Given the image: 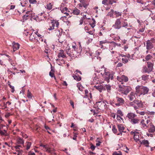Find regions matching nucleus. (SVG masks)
<instances>
[{"label": "nucleus", "instance_id": "f257e3e1", "mask_svg": "<svg viewBox=\"0 0 155 155\" xmlns=\"http://www.w3.org/2000/svg\"><path fill=\"white\" fill-rule=\"evenodd\" d=\"M136 93L140 96L141 95H145L148 94L149 89L146 87L137 86L135 88Z\"/></svg>", "mask_w": 155, "mask_h": 155}, {"label": "nucleus", "instance_id": "f03ea898", "mask_svg": "<svg viewBox=\"0 0 155 155\" xmlns=\"http://www.w3.org/2000/svg\"><path fill=\"white\" fill-rule=\"evenodd\" d=\"M101 73L103 77L104 80L107 83L109 82L110 79L112 80L113 79V76L112 73L109 71L107 69H104V71L101 72Z\"/></svg>", "mask_w": 155, "mask_h": 155}, {"label": "nucleus", "instance_id": "7ed1b4c3", "mask_svg": "<svg viewBox=\"0 0 155 155\" xmlns=\"http://www.w3.org/2000/svg\"><path fill=\"white\" fill-rule=\"evenodd\" d=\"M65 51L69 56L72 58L77 57V54L78 53V51H73V49H70L69 47L66 48Z\"/></svg>", "mask_w": 155, "mask_h": 155}, {"label": "nucleus", "instance_id": "20e7f679", "mask_svg": "<svg viewBox=\"0 0 155 155\" xmlns=\"http://www.w3.org/2000/svg\"><path fill=\"white\" fill-rule=\"evenodd\" d=\"M147 67L145 66L143 67V71L149 73L153 70V64L150 62H147Z\"/></svg>", "mask_w": 155, "mask_h": 155}, {"label": "nucleus", "instance_id": "39448f33", "mask_svg": "<svg viewBox=\"0 0 155 155\" xmlns=\"http://www.w3.org/2000/svg\"><path fill=\"white\" fill-rule=\"evenodd\" d=\"M115 105L117 106L122 105L125 103L124 100L121 97H117L114 101Z\"/></svg>", "mask_w": 155, "mask_h": 155}, {"label": "nucleus", "instance_id": "423d86ee", "mask_svg": "<svg viewBox=\"0 0 155 155\" xmlns=\"http://www.w3.org/2000/svg\"><path fill=\"white\" fill-rule=\"evenodd\" d=\"M131 88L129 87L124 86L119 89L118 91L122 94L126 95L130 91Z\"/></svg>", "mask_w": 155, "mask_h": 155}, {"label": "nucleus", "instance_id": "0eeeda50", "mask_svg": "<svg viewBox=\"0 0 155 155\" xmlns=\"http://www.w3.org/2000/svg\"><path fill=\"white\" fill-rule=\"evenodd\" d=\"M79 1L81 3L78 4V5L80 9H81L83 7L86 8L89 5V3L87 0H79Z\"/></svg>", "mask_w": 155, "mask_h": 155}, {"label": "nucleus", "instance_id": "6e6552de", "mask_svg": "<svg viewBox=\"0 0 155 155\" xmlns=\"http://www.w3.org/2000/svg\"><path fill=\"white\" fill-rule=\"evenodd\" d=\"M113 27L116 29H119L122 27L121 18H118L116 19L115 24L113 25Z\"/></svg>", "mask_w": 155, "mask_h": 155}, {"label": "nucleus", "instance_id": "1a4fd4ad", "mask_svg": "<svg viewBox=\"0 0 155 155\" xmlns=\"http://www.w3.org/2000/svg\"><path fill=\"white\" fill-rule=\"evenodd\" d=\"M40 146L43 147L45 149L46 152L50 153L52 155H56V153L54 152L55 150L54 148L49 147L47 145L41 144L40 145Z\"/></svg>", "mask_w": 155, "mask_h": 155}, {"label": "nucleus", "instance_id": "9d476101", "mask_svg": "<svg viewBox=\"0 0 155 155\" xmlns=\"http://www.w3.org/2000/svg\"><path fill=\"white\" fill-rule=\"evenodd\" d=\"M96 104L98 109L101 110H103L105 109V107L107 106L105 101H98L96 102Z\"/></svg>", "mask_w": 155, "mask_h": 155}, {"label": "nucleus", "instance_id": "9b49d317", "mask_svg": "<svg viewBox=\"0 0 155 155\" xmlns=\"http://www.w3.org/2000/svg\"><path fill=\"white\" fill-rule=\"evenodd\" d=\"M117 79L119 82H121V84H124V82H127L128 80V78L124 75L121 76H117Z\"/></svg>", "mask_w": 155, "mask_h": 155}, {"label": "nucleus", "instance_id": "f8f14e48", "mask_svg": "<svg viewBox=\"0 0 155 155\" xmlns=\"http://www.w3.org/2000/svg\"><path fill=\"white\" fill-rule=\"evenodd\" d=\"M138 95L137 93H136V91L134 92H131L128 96L129 100L130 101H134L136 100V97Z\"/></svg>", "mask_w": 155, "mask_h": 155}, {"label": "nucleus", "instance_id": "ddd939ff", "mask_svg": "<svg viewBox=\"0 0 155 155\" xmlns=\"http://www.w3.org/2000/svg\"><path fill=\"white\" fill-rule=\"evenodd\" d=\"M122 19L123 20V21H121V26L122 27H124V29H125V32H126L128 31L129 29H130V28H127V27L128 26V23L126 21V20L124 19Z\"/></svg>", "mask_w": 155, "mask_h": 155}, {"label": "nucleus", "instance_id": "4468645a", "mask_svg": "<svg viewBox=\"0 0 155 155\" xmlns=\"http://www.w3.org/2000/svg\"><path fill=\"white\" fill-rule=\"evenodd\" d=\"M134 103H135V104H136V107L137 108V109H138L139 108L143 107V102L141 101L136 99V100H134Z\"/></svg>", "mask_w": 155, "mask_h": 155}, {"label": "nucleus", "instance_id": "2eb2a0df", "mask_svg": "<svg viewBox=\"0 0 155 155\" xmlns=\"http://www.w3.org/2000/svg\"><path fill=\"white\" fill-rule=\"evenodd\" d=\"M117 127L120 133L117 134L118 135H122V133L124 132L125 128L122 124H117Z\"/></svg>", "mask_w": 155, "mask_h": 155}, {"label": "nucleus", "instance_id": "dca6fc26", "mask_svg": "<svg viewBox=\"0 0 155 155\" xmlns=\"http://www.w3.org/2000/svg\"><path fill=\"white\" fill-rule=\"evenodd\" d=\"M31 33H30L29 35L30 38L29 39L32 41H38V40L36 38H37L36 37V32L32 33L30 34Z\"/></svg>", "mask_w": 155, "mask_h": 155}, {"label": "nucleus", "instance_id": "f3484780", "mask_svg": "<svg viewBox=\"0 0 155 155\" xmlns=\"http://www.w3.org/2000/svg\"><path fill=\"white\" fill-rule=\"evenodd\" d=\"M131 134L134 135V139L136 142L139 140V133L132 131L131 132Z\"/></svg>", "mask_w": 155, "mask_h": 155}, {"label": "nucleus", "instance_id": "a211bd4d", "mask_svg": "<svg viewBox=\"0 0 155 155\" xmlns=\"http://www.w3.org/2000/svg\"><path fill=\"white\" fill-rule=\"evenodd\" d=\"M29 15H30V18L34 19L36 21L38 22L40 21V18H39V16L35 15V14L33 13L32 11H31V12ZM40 20H41V19H40Z\"/></svg>", "mask_w": 155, "mask_h": 155}, {"label": "nucleus", "instance_id": "6ab92c4d", "mask_svg": "<svg viewBox=\"0 0 155 155\" xmlns=\"http://www.w3.org/2000/svg\"><path fill=\"white\" fill-rule=\"evenodd\" d=\"M154 47V45L152 43H151L149 40H148L146 42V48L149 50L151 49Z\"/></svg>", "mask_w": 155, "mask_h": 155}, {"label": "nucleus", "instance_id": "aec40b11", "mask_svg": "<svg viewBox=\"0 0 155 155\" xmlns=\"http://www.w3.org/2000/svg\"><path fill=\"white\" fill-rule=\"evenodd\" d=\"M94 87L98 90L100 92H101L102 90L104 91L105 89L101 84H97L94 86Z\"/></svg>", "mask_w": 155, "mask_h": 155}, {"label": "nucleus", "instance_id": "412c9836", "mask_svg": "<svg viewBox=\"0 0 155 155\" xmlns=\"http://www.w3.org/2000/svg\"><path fill=\"white\" fill-rule=\"evenodd\" d=\"M136 117L137 115L135 114L132 112L128 113L127 115V117H128L130 121L132 119L135 117Z\"/></svg>", "mask_w": 155, "mask_h": 155}, {"label": "nucleus", "instance_id": "4be33fe9", "mask_svg": "<svg viewBox=\"0 0 155 155\" xmlns=\"http://www.w3.org/2000/svg\"><path fill=\"white\" fill-rule=\"evenodd\" d=\"M12 45H13V51L14 52L15 51L19 48L20 45L18 43L14 42L12 43Z\"/></svg>", "mask_w": 155, "mask_h": 155}, {"label": "nucleus", "instance_id": "5701e85b", "mask_svg": "<svg viewBox=\"0 0 155 155\" xmlns=\"http://www.w3.org/2000/svg\"><path fill=\"white\" fill-rule=\"evenodd\" d=\"M31 145V143L29 141H27L25 143V145H23L24 148L26 150H28L30 148Z\"/></svg>", "mask_w": 155, "mask_h": 155}, {"label": "nucleus", "instance_id": "b1692460", "mask_svg": "<svg viewBox=\"0 0 155 155\" xmlns=\"http://www.w3.org/2000/svg\"><path fill=\"white\" fill-rule=\"evenodd\" d=\"M55 25V26L57 28H58L59 25V23L56 20L52 21L51 22V23L50 24V25H51V27H53L54 28V27Z\"/></svg>", "mask_w": 155, "mask_h": 155}, {"label": "nucleus", "instance_id": "393cba45", "mask_svg": "<svg viewBox=\"0 0 155 155\" xmlns=\"http://www.w3.org/2000/svg\"><path fill=\"white\" fill-rule=\"evenodd\" d=\"M139 142L140 144L144 145L146 147H149V142L147 140H144L142 141H140Z\"/></svg>", "mask_w": 155, "mask_h": 155}, {"label": "nucleus", "instance_id": "a878e982", "mask_svg": "<svg viewBox=\"0 0 155 155\" xmlns=\"http://www.w3.org/2000/svg\"><path fill=\"white\" fill-rule=\"evenodd\" d=\"M58 56L59 58H64L66 57V55L64 54V51L63 50H61L59 51Z\"/></svg>", "mask_w": 155, "mask_h": 155}, {"label": "nucleus", "instance_id": "bb28decb", "mask_svg": "<svg viewBox=\"0 0 155 155\" xmlns=\"http://www.w3.org/2000/svg\"><path fill=\"white\" fill-rule=\"evenodd\" d=\"M24 143V140L20 137H18L16 139V143L18 144H22L23 146Z\"/></svg>", "mask_w": 155, "mask_h": 155}, {"label": "nucleus", "instance_id": "cd10ccee", "mask_svg": "<svg viewBox=\"0 0 155 155\" xmlns=\"http://www.w3.org/2000/svg\"><path fill=\"white\" fill-rule=\"evenodd\" d=\"M31 12V11H27L25 15L23 16V18L24 19L26 20L30 18V15H29Z\"/></svg>", "mask_w": 155, "mask_h": 155}, {"label": "nucleus", "instance_id": "c85d7f7f", "mask_svg": "<svg viewBox=\"0 0 155 155\" xmlns=\"http://www.w3.org/2000/svg\"><path fill=\"white\" fill-rule=\"evenodd\" d=\"M139 121L140 119H139L135 117L130 121V123L133 124H138Z\"/></svg>", "mask_w": 155, "mask_h": 155}, {"label": "nucleus", "instance_id": "c756f323", "mask_svg": "<svg viewBox=\"0 0 155 155\" xmlns=\"http://www.w3.org/2000/svg\"><path fill=\"white\" fill-rule=\"evenodd\" d=\"M53 5V3H49L47 4L45 6V8L48 10H50L52 8V7Z\"/></svg>", "mask_w": 155, "mask_h": 155}, {"label": "nucleus", "instance_id": "7c9ffc66", "mask_svg": "<svg viewBox=\"0 0 155 155\" xmlns=\"http://www.w3.org/2000/svg\"><path fill=\"white\" fill-rule=\"evenodd\" d=\"M58 40L59 42L61 43H62L65 40V36L64 35H60L58 37Z\"/></svg>", "mask_w": 155, "mask_h": 155}, {"label": "nucleus", "instance_id": "2f4dec72", "mask_svg": "<svg viewBox=\"0 0 155 155\" xmlns=\"http://www.w3.org/2000/svg\"><path fill=\"white\" fill-rule=\"evenodd\" d=\"M150 128L149 129V132L150 133H153L155 131V127L154 125L152 124L151 123Z\"/></svg>", "mask_w": 155, "mask_h": 155}, {"label": "nucleus", "instance_id": "473e14b6", "mask_svg": "<svg viewBox=\"0 0 155 155\" xmlns=\"http://www.w3.org/2000/svg\"><path fill=\"white\" fill-rule=\"evenodd\" d=\"M0 134L2 136H6L8 135L6 130L5 129L3 131L0 130Z\"/></svg>", "mask_w": 155, "mask_h": 155}, {"label": "nucleus", "instance_id": "72a5a7b5", "mask_svg": "<svg viewBox=\"0 0 155 155\" xmlns=\"http://www.w3.org/2000/svg\"><path fill=\"white\" fill-rule=\"evenodd\" d=\"M72 13L74 15H78L80 13V11L78 8H75L73 10Z\"/></svg>", "mask_w": 155, "mask_h": 155}, {"label": "nucleus", "instance_id": "f704fd0d", "mask_svg": "<svg viewBox=\"0 0 155 155\" xmlns=\"http://www.w3.org/2000/svg\"><path fill=\"white\" fill-rule=\"evenodd\" d=\"M15 148L17 151L21 152L22 151V147L21 145H17L15 147Z\"/></svg>", "mask_w": 155, "mask_h": 155}, {"label": "nucleus", "instance_id": "c9c22d12", "mask_svg": "<svg viewBox=\"0 0 155 155\" xmlns=\"http://www.w3.org/2000/svg\"><path fill=\"white\" fill-rule=\"evenodd\" d=\"M62 4H61V7L60 8V9L61 10V12L62 13H66V12H67V10H68V8H67L65 7L64 8H63L62 7Z\"/></svg>", "mask_w": 155, "mask_h": 155}, {"label": "nucleus", "instance_id": "e433bc0d", "mask_svg": "<svg viewBox=\"0 0 155 155\" xmlns=\"http://www.w3.org/2000/svg\"><path fill=\"white\" fill-rule=\"evenodd\" d=\"M114 13V11L113 10L111 9V11L108 13L107 16L112 18H114L113 15Z\"/></svg>", "mask_w": 155, "mask_h": 155}, {"label": "nucleus", "instance_id": "4c0bfd02", "mask_svg": "<svg viewBox=\"0 0 155 155\" xmlns=\"http://www.w3.org/2000/svg\"><path fill=\"white\" fill-rule=\"evenodd\" d=\"M73 77L74 79L78 81H79L81 80V77L78 76V75H74Z\"/></svg>", "mask_w": 155, "mask_h": 155}, {"label": "nucleus", "instance_id": "58836bf2", "mask_svg": "<svg viewBox=\"0 0 155 155\" xmlns=\"http://www.w3.org/2000/svg\"><path fill=\"white\" fill-rule=\"evenodd\" d=\"M142 78L144 81H147L149 78V75L147 74H144L142 76Z\"/></svg>", "mask_w": 155, "mask_h": 155}, {"label": "nucleus", "instance_id": "ea45409f", "mask_svg": "<svg viewBox=\"0 0 155 155\" xmlns=\"http://www.w3.org/2000/svg\"><path fill=\"white\" fill-rule=\"evenodd\" d=\"M49 75L52 78L54 77L55 79H56V77L54 76V71L51 69V71L49 72Z\"/></svg>", "mask_w": 155, "mask_h": 155}, {"label": "nucleus", "instance_id": "a19ab883", "mask_svg": "<svg viewBox=\"0 0 155 155\" xmlns=\"http://www.w3.org/2000/svg\"><path fill=\"white\" fill-rule=\"evenodd\" d=\"M32 97V95L29 90H28L27 97L29 99H31Z\"/></svg>", "mask_w": 155, "mask_h": 155}, {"label": "nucleus", "instance_id": "79ce46f5", "mask_svg": "<svg viewBox=\"0 0 155 155\" xmlns=\"http://www.w3.org/2000/svg\"><path fill=\"white\" fill-rule=\"evenodd\" d=\"M114 15H116V18L119 17V16H121L122 15L121 12H119L115 11L114 12Z\"/></svg>", "mask_w": 155, "mask_h": 155}, {"label": "nucleus", "instance_id": "37998d69", "mask_svg": "<svg viewBox=\"0 0 155 155\" xmlns=\"http://www.w3.org/2000/svg\"><path fill=\"white\" fill-rule=\"evenodd\" d=\"M140 124H142V127L143 128H146L147 126L146 124L144 123V120L143 119L141 120L140 122Z\"/></svg>", "mask_w": 155, "mask_h": 155}, {"label": "nucleus", "instance_id": "c03bdc74", "mask_svg": "<svg viewBox=\"0 0 155 155\" xmlns=\"http://www.w3.org/2000/svg\"><path fill=\"white\" fill-rule=\"evenodd\" d=\"M55 34L57 36L59 37L60 35H62V33L60 32V31L58 29H56L55 30Z\"/></svg>", "mask_w": 155, "mask_h": 155}, {"label": "nucleus", "instance_id": "a18cd8bd", "mask_svg": "<svg viewBox=\"0 0 155 155\" xmlns=\"http://www.w3.org/2000/svg\"><path fill=\"white\" fill-rule=\"evenodd\" d=\"M8 85L9 86L10 88L12 89L11 92L12 93L14 92L15 91V88L13 86H12L10 84V82L9 81H8Z\"/></svg>", "mask_w": 155, "mask_h": 155}, {"label": "nucleus", "instance_id": "49530a36", "mask_svg": "<svg viewBox=\"0 0 155 155\" xmlns=\"http://www.w3.org/2000/svg\"><path fill=\"white\" fill-rule=\"evenodd\" d=\"M106 43H108V41L107 40H104L100 41L99 45L101 46H103V45H102L103 44H104Z\"/></svg>", "mask_w": 155, "mask_h": 155}, {"label": "nucleus", "instance_id": "de8ad7c7", "mask_svg": "<svg viewBox=\"0 0 155 155\" xmlns=\"http://www.w3.org/2000/svg\"><path fill=\"white\" fill-rule=\"evenodd\" d=\"M89 92L88 90H86L85 91V95H84V97L88 98V99H89Z\"/></svg>", "mask_w": 155, "mask_h": 155}, {"label": "nucleus", "instance_id": "09e8293b", "mask_svg": "<svg viewBox=\"0 0 155 155\" xmlns=\"http://www.w3.org/2000/svg\"><path fill=\"white\" fill-rule=\"evenodd\" d=\"M78 133L74 132L73 137L72 138L73 139L77 141V136L78 135Z\"/></svg>", "mask_w": 155, "mask_h": 155}, {"label": "nucleus", "instance_id": "8fccbe9b", "mask_svg": "<svg viewBox=\"0 0 155 155\" xmlns=\"http://www.w3.org/2000/svg\"><path fill=\"white\" fill-rule=\"evenodd\" d=\"M27 3L28 1H24L23 2L22 1L20 2V4L22 7H25L26 6Z\"/></svg>", "mask_w": 155, "mask_h": 155}, {"label": "nucleus", "instance_id": "3c124183", "mask_svg": "<svg viewBox=\"0 0 155 155\" xmlns=\"http://www.w3.org/2000/svg\"><path fill=\"white\" fill-rule=\"evenodd\" d=\"M130 105L133 107L135 110L137 109V108L136 107V104H135V103L134 102V101H133V102H130Z\"/></svg>", "mask_w": 155, "mask_h": 155}, {"label": "nucleus", "instance_id": "603ef678", "mask_svg": "<svg viewBox=\"0 0 155 155\" xmlns=\"http://www.w3.org/2000/svg\"><path fill=\"white\" fill-rule=\"evenodd\" d=\"M113 155H122L121 152L120 151H115L114 152Z\"/></svg>", "mask_w": 155, "mask_h": 155}, {"label": "nucleus", "instance_id": "864d4df0", "mask_svg": "<svg viewBox=\"0 0 155 155\" xmlns=\"http://www.w3.org/2000/svg\"><path fill=\"white\" fill-rule=\"evenodd\" d=\"M112 130L114 133L116 134L117 133V129L116 128V127L114 125L113 126Z\"/></svg>", "mask_w": 155, "mask_h": 155}, {"label": "nucleus", "instance_id": "5fc2aeb1", "mask_svg": "<svg viewBox=\"0 0 155 155\" xmlns=\"http://www.w3.org/2000/svg\"><path fill=\"white\" fill-rule=\"evenodd\" d=\"M116 0H109L108 4L112 5L114 3H116Z\"/></svg>", "mask_w": 155, "mask_h": 155}, {"label": "nucleus", "instance_id": "6e6d98bb", "mask_svg": "<svg viewBox=\"0 0 155 155\" xmlns=\"http://www.w3.org/2000/svg\"><path fill=\"white\" fill-rule=\"evenodd\" d=\"M152 58V56L150 54H148L145 57V59L146 60L148 61Z\"/></svg>", "mask_w": 155, "mask_h": 155}, {"label": "nucleus", "instance_id": "4d7b16f0", "mask_svg": "<svg viewBox=\"0 0 155 155\" xmlns=\"http://www.w3.org/2000/svg\"><path fill=\"white\" fill-rule=\"evenodd\" d=\"M137 113V114H139L141 115H144L145 114V113L144 111H139L138 110H136Z\"/></svg>", "mask_w": 155, "mask_h": 155}, {"label": "nucleus", "instance_id": "13d9d810", "mask_svg": "<svg viewBox=\"0 0 155 155\" xmlns=\"http://www.w3.org/2000/svg\"><path fill=\"white\" fill-rule=\"evenodd\" d=\"M106 89L108 92H110L111 90V86L110 85H106Z\"/></svg>", "mask_w": 155, "mask_h": 155}, {"label": "nucleus", "instance_id": "bf43d9fd", "mask_svg": "<svg viewBox=\"0 0 155 155\" xmlns=\"http://www.w3.org/2000/svg\"><path fill=\"white\" fill-rule=\"evenodd\" d=\"M77 87H78V89L79 90L82 91H83V89L81 87V85L79 84H78L77 85Z\"/></svg>", "mask_w": 155, "mask_h": 155}, {"label": "nucleus", "instance_id": "052dcab7", "mask_svg": "<svg viewBox=\"0 0 155 155\" xmlns=\"http://www.w3.org/2000/svg\"><path fill=\"white\" fill-rule=\"evenodd\" d=\"M90 148L92 151H94L95 148V146L92 143L90 144Z\"/></svg>", "mask_w": 155, "mask_h": 155}, {"label": "nucleus", "instance_id": "680f3d73", "mask_svg": "<svg viewBox=\"0 0 155 155\" xmlns=\"http://www.w3.org/2000/svg\"><path fill=\"white\" fill-rule=\"evenodd\" d=\"M117 115L119 114L121 116H123V114L122 111L120 110H118L117 112Z\"/></svg>", "mask_w": 155, "mask_h": 155}, {"label": "nucleus", "instance_id": "e2e57ef3", "mask_svg": "<svg viewBox=\"0 0 155 155\" xmlns=\"http://www.w3.org/2000/svg\"><path fill=\"white\" fill-rule=\"evenodd\" d=\"M108 0H103L102 2V3L105 5H107L108 4L107 3Z\"/></svg>", "mask_w": 155, "mask_h": 155}, {"label": "nucleus", "instance_id": "0e129e2a", "mask_svg": "<svg viewBox=\"0 0 155 155\" xmlns=\"http://www.w3.org/2000/svg\"><path fill=\"white\" fill-rule=\"evenodd\" d=\"M11 59H9V61L11 62V64L13 66H15L17 64L15 62H14L13 61H11Z\"/></svg>", "mask_w": 155, "mask_h": 155}, {"label": "nucleus", "instance_id": "69168bd1", "mask_svg": "<svg viewBox=\"0 0 155 155\" xmlns=\"http://www.w3.org/2000/svg\"><path fill=\"white\" fill-rule=\"evenodd\" d=\"M72 49H73V51H78V48H77L76 45H72Z\"/></svg>", "mask_w": 155, "mask_h": 155}, {"label": "nucleus", "instance_id": "338daca9", "mask_svg": "<svg viewBox=\"0 0 155 155\" xmlns=\"http://www.w3.org/2000/svg\"><path fill=\"white\" fill-rule=\"evenodd\" d=\"M29 1L31 4H35L37 2L36 0H29Z\"/></svg>", "mask_w": 155, "mask_h": 155}, {"label": "nucleus", "instance_id": "774afa93", "mask_svg": "<svg viewBox=\"0 0 155 155\" xmlns=\"http://www.w3.org/2000/svg\"><path fill=\"white\" fill-rule=\"evenodd\" d=\"M28 155H35V154L33 151H30L28 152Z\"/></svg>", "mask_w": 155, "mask_h": 155}]
</instances>
